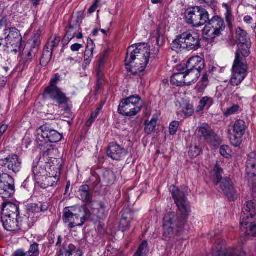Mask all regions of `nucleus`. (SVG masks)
I'll list each match as a JSON object with an SVG mask.
<instances>
[{
	"instance_id": "nucleus-32",
	"label": "nucleus",
	"mask_w": 256,
	"mask_h": 256,
	"mask_svg": "<svg viewBox=\"0 0 256 256\" xmlns=\"http://www.w3.org/2000/svg\"><path fill=\"white\" fill-rule=\"evenodd\" d=\"M184 75H186V78H188V80L186 79L187 83L188 85L196 82L200 76V72L196 70H188V68H186V67L183 69Z\"/></svg>"
},
{
	"instance_id": "nucleus-18",
	"label": "nucleus",
	"mask_w": 256,
	"mask_h": 256,
	"mask_svg": "<svg viewBox=\"0 0 256 256\" xmlns=\"http://www.w3.org/2000/svg\"><path fill=\"white\" fill-rule=\"evenodd\" d=\"M22 160L16 154L8 155L6 157L0 159V164L7 168L14 174L18 172L22 168Z\"/></svg>"
},
{
	"instance_id": "nucleus-34",
	"label": "nucleus",
	"mask_w": 256,
	"mask_h": 256,
	"mask_svg": "<svg viewBox=\"0 0 256 256\" xmlns=\"http://www.w3.org/2000/svg\"><path fill=\"white\" fill-rule=\"evenodd\" d=\"M48 206V203L32 204L28 206V210L32 213H39L47 210Z\"/></svg>"
},
{
	"instance_id": "nucleus-13",
	"label": "nucleus",
	"mask_w": 256,
	"mask_h": 256,
	"mask_svg": "<svg viewBox=\"0 0 256 256\" xmlns=\"http://www.w3.org/2000/svg\"><path fill=\"white\" fill-rule=\"evenodd\" d=\"M5 40L6 42V46L10 52L16 54L20 50L22 36L18 30L15 28H10L8 34L5 38Z\"/></svg>"
},
{
	"instance_id": "nucleus-4",
	"label": "nucleus",
	"mask_w": 256,
	"mask_h": 256,
	"mask_svg": "<svg viewBox=\"0 0 256 256\" xmlns=\"http://www.w3.org/2000/svg\"><path fill=\"white\" fill-rule=\"evenodd\" d=\"M200 34L194 31L188 30L176 36L171 44L172 49L176 52L182 50L188 51L196 50L200 48Z\"/></svg>"
},
{
	"instance_id": "nucleus-7",
	"label": "nucleus",
	"mask_w": 256,
	"mask_h": 256,
	"mask_svg": "<svg viewBox=\"0 0 256 256\" xmlns=\"http://www.w3.org/2000/svg\"><path fill=\"white\" fill-rule=\"evenodd\" d=\"M1 219L3 226L7 231L18 232L20 230L25 232L33 226V222H28L29 217H25L22 220L20 217H11L6 211L1 214Z\"/></svg>"
},
{
	"instance_id": "nucleus-57",
	"label": "nucleus",
	"mask_w": 256,
	"mask_h": 256,
	"mask_svg": "<svg viewBox=\"0 0 256 256\" xmlns=\"http://www.w3.org/2000/svg\"><path fill=\"white\" fill-rule=\"evenodd\" d=\"M156 43L158 46H162L164 43V36L158 34L156 37Z\"/></svg>"
},
{
	"instance_id": "nucleus-24",
	"label": "nucleus",
	"mask_w": 256,
	"mask_h": 256,
	"mask_svg": "<svg viewBox=\"0 0 256 256\" xmlns=\"http://www.w3.org/2000/svg\"><path fill=\"white\" fill-rule=\"evenodd\" d=\"M242 212L240 224L241 226H246L248 224L247 220L252 218L256 214V209L254 203L252 201L248 202L244 206Z\"/></svg>"
},
{
	"instance_id": "nucleus-38",
	"label": "nucleus",
	"mask_w": 256,
	"mask_h": 256,
	"mask_svg": "<svg viewBox=\"0 0 256 256\" xmlns=\"http://www.w3.org/2000/svg\"><path fill=\"white\" fill-rule=\"evenodd\" d=\"M65 118H68V120H65L69 125H70L72 119L74 118V114L71 112L72 104H68V99L65 96Z\"/></svg>"
},
{
	"instance_id": "nucleus-2",
	"label": "nucleus",
	"mask_w": 256,
	"mask_h": 256,
	"mask_svg": "<svg viewBox=\"0 0 256 256\" xmlns=\"http://www.w3.org/2000/svg\"><path fill=\"white\" fill-rule=\"evenodd\" d=\"M79 198L86 204L65 208V220L70 222V228L82 226L86 220L98 221L105 216L106 206L102 201L92 200V195L88 185H82L78 190Z\"/></svg>"
},
{
	"instance_id": "nucleus-42",
	"label": "nucleus",
	"mask_w": 256,
	"mask_h": 256,
	"mask_svg": "<svg viewBox=\"0 0 256 256\" xmlns=\"http://www.w3.org/2000/svg\"><path fill=\"white\" fill-rule=\"evenodd\" d=\"M25 254L26 256H38L40 250L38 244L34 242L31 244L29 250Z\"/></svg>"
},
{
	"instance_id": "nucleus-60",
	"label": "nucleus",
	"mask_w": 256,
	"mask_h": 256,
	"mask_svg": "<svg viewBox=\"0 0 256 256\" xmlns=\"http://www.w3.org/2000/svg\"><path fill=\"white\" fill-rule=\"evenodd\" d=\"M92 59V58H84V61L83 62V67L86 68L88 66L91 62Z\"/></svg>"
},
{
	"instance_id": "nucleus-8",
	"label": "nucleus",
	"mask_w": 256,
	"mask_h": 256,
	"mask_svg": "<svg viewBox=\"0 0 256 256\" xmlns=\"http://www.w3.org/2000/svg\"><path fill=\"white\" fill-rule=\"evenodd\" d=\"M142 105L141 98L138 95H132L121 101L118 112L124 116H134L140 112Z\"/></svg>"
},
{
	"instance_id": "nucleus-21",
	"label": "nucleus",
	"mask_w": 256,
	"mask_h": 256,
	"mask_svg": "<svg viewBox=\"0 0 256 256\" xmlns=\"http://www.w3.org/2000/svg\"><path fill=\"white\" fill-rule=\"evenodd\" d=\"M246 172L250 183L256 184V153H250L246 162Z\"/></svg>"
},
{
	"instance_id": "nucleus-55",
	"label": "nucleus",
	"mask_w": 256,
	"mask_h": 256,
	"mask_svg": "<svg viewBox=\"0 0 256 256\" xmlns=\"http://www.w3.org/2000/svg\"><path fill=\"white\" fill-rule=\"evenodd\" d=\"M100 3V0H95L93 4L90 6V8L88 10V12L90 14H92L98 8L99 4Z\"/></svg>"
},
{
	"instance_id": "nucleus-23",
	"label": "nucleus",
	"mask_w": 256,
	"mask_h": 256,
	"mask_svg": "<svg viewBox=\"0 0 256 256\" xmlns=\"http://www.w3.org/2000/svg\"><path fill=\"white\" fill-rule=\"evenodd\" d=\"M198 131L200 138H203L210 144H214L219 140L218 136L207 124H203L199 126Z\"/></svg>"
},
{
	"instance_id": "nucleus-15",
	"label": "nucleus",
	"mask_w": 256,
	"mask_h": 256,
	"mask_svg": "<svg viewBox=\"0 0 256 256\" xmlns=\"http://www.w3.org/2000/svg\"><path fill=\"white\" fill-rule=\"evenodd\" d=\"M248 128L246 122L242 120H236L233 126L232 130L234 134L230 136V143L235 147L239 146L242 142V138L244 135Z\"/></svg>"
},
{
	"instance_id": "nucleus-3",
	"label": "nucleus",
	"mask_w": 256,
	"mask_h": 256,
	"mask_svg": "<svg viewBox=\"0 0 256 256\" xmlns=\"http://www.w3.org/2000/svg\"><path fill=\"white\" fill-rule=\"evenodd\" d=\"M158 47L150 48L147 44H140L131 46L128 49L125 59V65L130 66V72L136 74L145 70L150 60H152L158 54Z\"/></svg>"
},
{
	"instance_id": "nucleus-10",
	"label": "nucleus",
	"mask_w": 256,
	"mask_h": 256,
	"mask_svg": "<svg viewBox=\"0 0 256 256\" xmlns=\"http://www.w3.org/2000/svg\"><path fill=\"white\" fill-rule=\"evenodd\" d=\"M40 132H38L36 142L40 149L44 152V148L47 150L48 148H52L50 143L57 142L62 138V135L57 131L43 126L40 128Z\"/></svg>"
},
{
	"instance_id": "nucleus-16",
	"label": "nucleus",
	"mask_w": 256,
	"mask_h": 256,
	"mask_svg": "<svg viewBox=\"0 0 256 256\" xmlns=\"http://www.w3.org/2000/svg\"><path fill=\"white\" fill-rule=\"evenodd\" d=\"M233 74L230 80V83L234 86H238L244 79L247 72L246 64L238 62V56L235 59L232 66Z\"/></svg>"
},
{
	"instance_id": "nucleus-17",
	"label": "nucleus",
	"mask_w": 256,
	"mask_h": 256,
	"mask_svg": "<svg viewBox=\"0 0 256 256\" xmlns=\"http://www.w3.org/2000/svg\"><path fill=\"white\" fill-rule=\"evenodd\" d=\"M233 74L230 80V83L234 86H238L244 79L247 72L246 64L238 62V56L235 59L232 66Z\"/></svg>"
},
{
	"instance_id": "nucleus-25",
	"label": "nucleus",
	"mask_w": 256,
	"mask_h": 256,
	"mask_svg": "<svg viewBox=\"0 0 256 256\" xmlns=\"http://www.w3.org/2000/svg\"><path fill=\"white\" fill-rule=\"evenodd\" d=\"M126 154V151L120 145L112 143L110 144L108 150L107 156L112 159L120 160Z\"/></svg>"
},
{
	"instance_id": "nucleus-44",
	"label": "nucleus",
	"mask_w": 256,
	"mask_h": 256,
	"mask_svg": "<svg viewBox=\"0 0 256 256\" xmlns=\"http://www.w3.org/2000/svg\"><path fill=\"white\" fill-rule=\"evenodd\" d=\"M66 256H81L80 252L76 250L74 246L70 244L66 250Z\"/></svg>"
},
{
	"instance_id": "nucleus-28",
	"label": "nucleus",
	"mask_w": 256,
	"mask_h": 256,
	"mask_svg": "<svg viewBox=\"0 0 256 256\" xmlns=\"http://www.w3.org/2000/svg\"><path fill=\"white\" fill-rule=\"evenodd\" d=\"M251 46V42H242V43L238 44V49L236 52L235 59L236 58V56H238V62H242L243 64H246L244 58H241L240 54H241L244 57L248 56L250 54V49Z\"/></svg>"
},
{
	"instance_id": "nucleus-35",
	"label": "nucleus",
	"mask_w": 256,
	"mask_h": 256,
	"mask_svg": "<svg viewBox=\"0 0 256 256\" xmlns=\"http://www.w3.org/2000/svg\"><path fill=\"white\" fill-rule=\"evenodd\" d=\"M84 18V12H78L76 16L72 18L69 26L70 28L79 30L80 26Z\"/></svg>"
},
{
	"instance_id": "nucleus-59",
	"label": "nucleus",
	"mask_w": 256,
	"mask_h": 256,
	"mask_svg": "<svg viewBox=\"0 0 256 256\" xmlns=\"http://www.w3.org/2000/svg\"><path fill=\"white\" fill-rule=\"evenodd\" d=\"M14 256H26L25 252L22 250H18L15 252Z\"/></svg>"
},
{
	"instance_id": "nucleus-49",
	"label": "nucleus",
	"mask_w": 256,
	"mask_h": 256,
	"mask_svg": "<svg viewBox=\"0 0 256 256\" xmlns=\"http://www.w3.org/2000/svg\"><path fill=\"white\" fill-rule=\"evenodd\" d=\"M240 106L238 105L234 104L232 106L227 108L226 112L224 113V115L228 117L230 115L234 114L238 111Z\"/></svg>"
},
{
	"instance_id": "nucleus-29",
	"label": "nucleus",
	"mask_w": 256,
	"mask_h": 256,
	"mask_svg": "<svg viewBox=\"0 0 256 256\" xmlns=\"http://www.w3.org/2000/svg\"><path fill=\"white\" fill-rule=\"evenodd\" d=\"M122 212V219L120 225L123 230H126L130 228L131 220H134V212L128 208L124 210Z\"/></svg>"
},
{
	"instance_id": "nucleus-37",
	"label": "nucleus",
	"mask_w": 256,
	"mask_h": 256,
	"mask_svg": "<svg viewBox=\"0 0 256 256\" xmlns=\"http://www.w3.org/2000/svg\"><path fill=\"white\" fill-rule=\"evenodd\" d=\"M157 123V118L154 116L150 120H146L144 122V132L149 134L153 132Z\"/></svg>"
},
{
	"instance_id": "nucleus-51",
	"label": "nucleus",
	"mask_w": 256,
	"mask_h": 256,
	"mask_svg": "<svg viewBox=\"0 0 256 256\" xmlns=\"http://www.w3.org/2000/svg\"><path fill=\"white\" fill-rule=\"evenodd\" d=\"M30 43H32L34 44L37 50H39V46L40 44V34L38 33L34 34L32 38L30 40Z\"/></svg>"
},
{
	"instance_id": "nucleus-20",
	"label": "nucleus",
	"mask_w": 256,
	"mask_h": 256,
	"mask_svg": "<svg viewBox=\"0 0 256 256\" xmlns=\"http://www.w3.org/2000/svg\"><path fill=\"white\" fill-rule=\"evenodd\" d=\"M60 42V38L55 36L46 44L40 58V64L41 66H47L52 59L53 50L58 46Z\"/></svg>"
},
{
	"instance_id": "nucleus-61",
	"label": "nucleus",
	"mask_w": 256,
	"mask_h": 256,
	"mask_svg": "<svg viewBox=\"0 0 256 256\" xmlns=\"http://www.w3.org/2000/svg\"><path fill=\"white\" fill-rule=\"evenodd\" d=\"M244 20L247 24H251L252 21V18L250 16H246L244 17Z\"/></svg>"
},
{
	"instance_id": "nucleus-41",
	"label": "nucleus",
	"mask_w": 256,
	"mask_h": 256,
	"mask_svg": "<svg viewBox=\"0 0 256 256\" xmlns=\"http://www.w3.org/2000/svg\"><path fill=\"white\" fill-rule=\"evenodd\" d=\"M248 222L246 226H241L244 228L246 230V232L248 235L252 236V237H256V224L252 223L250 220H247Z\"/></svg>"
},
{
	"instance_id": "nucleus-63",
	"label": "nucleus",
	"mask_w": 256,
	"mask_h": 256,
	"mask_svg": "<svg viewBox=\"0 0 256 256\" xmlns=\"http://www.w3.org/2000/svg\"><path fill=\"white\" fill-rule=\"evenodd\" d=\"M204 108V107L203 106L199 103V106L197 108V112H199L203 110Z\"/></svg>"
},
{
	"instance_id": "nucleus-39",
	"label": "nucleus",
	"mask_w": 256,
	"mask_h": 256,
	"mask_svg": "<svg viewBox=\"0 0 256 256\" xmlns=\"http://www.w3.org/2000/svg\"><path fill=\"white\" fill-rule=\"evenodd\" d=\"M148 252L147 241L144 240L140 245L134 256H146Z\"/></svg>"
},
{
	"instance_id": "nucleus-54",
	"label": "nucleus",
	"mask_w": 256,
	"mask_h": 256,
	"mask_svg": "<svg viewBox=\"0 0 256 256\" xmlns=\"http://www.w3.org/2000/svg\"><path fill=\"white\" fill-rule=\"evenodd\" d=\"M38 50L37 48L36 47H34V48H30L28 54V60H31L32 58H34L36 56V54L38 52Z\"/></svg>"
},
{
	"instance_id": "nucleus-1",
	"label": "nucleus",
	"mask_w": 256,
	"mask_h": 256,
	"mask_svg": "<svg viewBox=\"0 0 256 256\" xmlns=\"http://www.w3.org/2000/svg\"><path fill=\"white\" fill-rule=\"evenodd\" d=\"M170 191L180 215L174 212L165 214L162 220V238L165 241L174 243L183 232L187 221L186 217L191 210L186 197L188 194L186 186L178 189L174 186H172Z\"/></svg>"
},
{
	"instance_id": "nucleus-45",
	"label": "nucleus",
	"mask_w": 256,
	"mask_h": 256,
	"mask_svg": "<svg viewBox=\"0 0 256 256\" xmlns=\"http://www.w3.org/2000/svg\"><path fill=\"white\" fill-rule=\"evenodd\" d=\"M200 152L201 149L199 146H192L190 147L188 154L191 158H194L198 156L200 154Z\"/></svg>"
},
{
	"instance_id": "nucleus-48",
	"label": "nucleus",
	"mask_w": 256,
	"mask_h": 256,
	"mask_svg": "<svg viewBox=\"0 0 256 256\" xmlns=\"http://www.w3.org/2000/svg\"><path fill=\"white\" fill-rule=\"evenodd\" d=\"M214 101L212 98L208 96H204L202 98L200 102V104L203 106L204 107H208L209 108L212 104Z\"/></svg>"
},
{
	"instance_id": "nucleus-56",
	"label": "nucleus",
	"mask_w": 256,
	"mask_h": 256,
	"mask_svg": "<svg viewBox=\"0 0 256 256\" xmlns=\"http://www.w3.org/2000/svg\"><path fill=\"white\" fill-rule=\"evenodd\" d=\"M83 48V46L80 44H74L70 46V49L72 52H78L80 48Z\"/></svg>"
},
{
	"instance_id": "nucleus-53",
	"label": "nucleus",
	"mask_w": 256,
	"mask_h": 256,
	"mask_svg": "<svg viewBox=\"0 0 256 256\" xmlns=\"http://www.w3.org/2000/svg\"><path fill=\"white\" fill-rule=\"evenodd\" d=\"M226 21L229 26H230L232 22L234 20V17L232 14L231 10L226 12Z\"/></svg>"
},
{
	"instance_id": "nucleus-19",
	"label": "nucleus",
	"mask_w": 256,
	"mask_h": 256,
	"mask_svg": "<svg viewBox=\"0 0 256 256\" xmlns=\"http://www.w3.org/2000/svg\"><path fill=\"white\" fill-rule=\"evenodd\" d=\"M60 42V38L55 36L46 44L40 58V64L41 66H47L52 59L53 50L58 46Z\"/></svg>"
},
{
	"instance_id": "nucleus-11",
	"label": "nucleus",
	"mask_w": 256,
	"mask_h": 256,
	"mask_svg": "<svg viewBox=\"0 0 256 256\" xmlns=\"http://www.w3.org/2000/svg\"><path fill=\"white\" fill-rule=\"evenodd\" d=\"M225 28L224 20L219 16H214L210 20L209 18L204 30V33L210 38L212 39L220 36Z\"/></svg>"
},
{
	"instance_id": "nucleus-5",
	"label": "nucleus",
	"mask_w": 256,
	"mask_h": 256,
	"mask_svg": "<svg viewBox=\"0 0 256 256\" xmlns=\"http://www.w3.org/2000/svg\"><path fill=\"white\" fill-rule=\"evenodd\" d=\"M53 152L54 150L51 147L48 148L47 150H44L42 156L40 158V162L37 164H34L32 166V172L36 180L48 173L58 170V168L54 164L56 159L52 157Z\"/></svg>"
},
{
	"instance_id": "nucleus-52",
	"label": "nucleus",
	"mask_w": 256,
	"mask_h": 256,
	"mask_svg": "<svg viewBox=\"0 0 256 256\" xmlns=\"http://www.w3.org/2000/svg\"><path fill=\"white\" fill-rule=\"evenodd\" d=\"M180 126V123L178 121L172 122L169 126L170 133L171 135H174L176 134Z\"/></svg>"
},
{
	"instance_id": "nucleus-30",
	"label": "nucleus",
	"mask_w": 256,
	"mask_h": 256,
	"mask_svg": "<svg viewBox=\"0 0 256 256\" xmlns=\"http://www.w3.org/2000/svg\"><path fill=\"white\" fill-rule=\"evenodd\" d=\"M2 206V214L6 211L11 217H19V208L16 204L6 202H3Z\"/></svg>"
},
{
	"instance_id": "nucleus-31",
	"label": "nucleus",
	"mask_w": 256,
	"mask_h": 256,
	"mask_svg": "<svg viewBox=\"0 0 256 256\" xmlns=\"http://www.w3.org/2000/svg\"><path fill=\"white\" fill-rule=\"evenodd\" d=\"M198 18H197L196 28L200 27L206 24L209 20V14L208 11L204 8L198 7Z\"/></svg>"
},
{
	"instance_id": "nucleus-43",
	"label": "nucleus",
	"mask_w": 256,
	"mask_h": 256,
	"mask_svg": "<svg viewBox=\"0 0 256 256\" xmlns=\"http://www.w3.org/2000/svg\"><path fill=\"white\" fill-rule=\"evenodd\" d=\"M104 66V60L100 58L96 64V72H97V85L100 86L101 84L100 80L102 78V74H101L100 69Z\"/></svg>"
},
{
	"instance_id": "nucleus-22",
	"label": "nucleus",
	"mask_w": 256,
	"mask_h": 256,
	"mask_svg": "<svg viewBox=\"0 0 256 256\" xmlns=\"http://www.w3.org/2000/svg\"><path fill=\"white\" fill-rule=\"evenodd\" d=\"M58 170H54L38 178L36 180L41 188L45 189L56 185L58 182Z\"/></svg>"
},
{
	"instance_id": "nucleus-6",
	"label": "nucleus",
	"mask_w": 256,
	"mask_h": 256,
	"mask_svg": "<svg viewBox=\"0 0 256 256\" xmlns=\"http://www.w3.org/2000/svg\"><path fill=\"white\" fill-rule=\"evenodd\" d=\"M222 169L218 164H216L212 172V180L216 184H220L221 190L230 200L234 201L238 198L237 193L230 178H222Z\"/></svg>"
},
{
	"instance_id": "nucleus-27",
	"label": "nucleus",
	"mask_w": 256,
	"mask_h": 256,
	"mask_svg": "<svg viewBox=\"0 0 256 256\" xmlns=\"http://www.w3.org/2000/svg\"><path fill=\"white\" fill-rule=\"evenodd\" d=\"M198 6L188 8L184 12V19L186 22L193 27H196L197 18H198Z\"/></svg>"
},
{
	"instance_id": "nucleus-46",
	"label": "nucleus",
	"mask_w": 256,
	"mask_h": 256,
	"mask_svg": "<svg viewBox=\"0 0 256 256\" xmlns=\"http://www.w3.org/2000/svg\"><path fill=\"white\" fill-rule=\"evenodd\" d=\"M201 84L198 88V90L202 92L204 90L208 84V76L206 73L202 74L200 80Z\"/></svg>"
},
{
	"instance_id": "nucleus-58",
	"label": "nucleus",
	"mask_w": 256,
	"mask_h": 256,
	"mask_svg": "<svg viewBox=\"0 0 256 256\" xmlns=\"http://www.w3.org/2000/svg\"><path fill=\"white\" fill-rule=\"evenodd\" d=\"M6 78L3 76H0V88L4 87L6 84Z\"/></svg>"
},
{
	"instance_id": "nucleus-9",
	"label": "nucleus",
	"mask_w": 256,
	"mask_h": 256,
	"mask_svg": "<svg viewBox=\"0 0 256 256\" xmlns=\"http://www.w3.org/2000/svg\"><path fill=\"white\" fill-rule=\"evenodd\" d=\"M62 76L56 74L50 80L49 85L46 86L43 92V96L46 99H50L60 104L64 102V94L62 88L58 87V84L62 80Z\"/></svg>"
},
{
	"instance_id": "nucleus-14",
	"label": "nucleus",
	"mask_w": 256,
	"mask_h": 256,
	"mask_svg": "<svg viewBox=\"0 0 256 256\" xmlns=\"http://www.w3.org/2000/svg\"><path fill=\"white\" fill-rule=\"evenodd\" d=\"M224 241L218 240L212 248V256H246V252L241 250L239 252L236 249L226 250Z\"/></svg>"
},
{
	"instance_id": "nucleus-62",
	"label": "nucleus",
	"mask_w": 256,
	"mask_h": 256,
	"mask_svg": "<svg viewBox=\"0 0 256 256\" xmlns=\"http://www.w3.org/2000/svg\"><path fill=\"white\" fill-rule=\"evenodd\" d=\"M62 242V238L61 236H58V240L56 243V246H60L61 245Z\"/></svg>"
},
{
	"instance_id": "nucleus-36",
	"label": "nucleus",
	"mask_w": 256,
	"mask_h": 256,
	"mask_svg": "<svg viewBox=\"0 0 256 256\" xmlns=\"http://www.w3.org/2000/svg\"><path fill=\"white\" fill-rule=\"evenodd\" d=\"M236 39L237 43L242 42H250V40L246 31L240 28H238L236 30Z\"/></svg>"
},
{
	"instance_id": "nucleus-40",
	"label": "nucleus",
	"mask_w": 256,
	"mask_h": 256,
	"mask_svg": "<svg viewBox=\"0 0 256 256\" xmlns=\"http://www.w3.org/2000/svg\"><path fill=\"white\" fill-rule=\"evenodd\" d=\"M94 48L95 44L94 42L90 38L88 39L87 46L84 52V58H92Z\"/></svg>"
},
{
	"instance_id": "nucleus-47",
	"label": "nucleus",
	"mask_w": 256,
	"mask_h": 256,
	"mask_svg": "<svg viewBox=\"0 0 256 256\" xmlns=\"http://www.w3.org/2000/svg\"><path fill=\"white\" fill-rule=\"evenodd\" d=\"M231 152L230 148L228 146L224 145L220 148V154L226 158H228L230 156Z\"/></svg>"
},
{
	"instance_id": "nucleus-12",
	"label": "nucleus",
	"mask_w": 256,
	"mask_h": 256,
	"mask_svg": "<svg viewBox=\"0 0 256 256\" xmlns=\"http://www.w3.org/2000/svg\"><path fill=\"white\" fill-rule=\"evenodd\" d=\"M15 192L14 180L6 173L0 174V196L6 201Z\"/></svg>"
},
{
	"instance_id": "nucleus-64",
	"label": "nucleus",
	"mask_w": 256,
	"mask_h": 256,
	"mask_svg": "<svg viewBox=\"0 0 256 256\" xmlns=\"http://www.w3.org/2000/svg\"><path fill=\"white\" fill-rule=\"evenodd\" d=\"M99 30H100V29H98V28H95L93 30L92 32V35L94 36H96L98 35V33Z\"/></svg>"
},
{
	"instance_id": "nucleus-26",
	"label": "nucleus",
	"mask_w": 256,
	"mask_h": 256,
	"mask_svg": "<svg viewBox=\"0 0 256 256\" xmlns=\"http://www.w3.org/2000/svg\"><path fill=\"white\" fill-rule=\"evenodd\" d=\"M204 60L199 56H193L190 58L186 62V68L188 70H196L201 72L204 68Z\"/></svg>"
},
{
	"instance_id": "nucleus-33",
	"label": "nucleus",
	"mask_w": 256,
	"mask_h": 256,
	"mask_svg": "<svg viewBox=\"0 0 256 256\" xmlns=\"http://www.w3.org/2000/svg\"><path fill=\"white\" fill-rule=\"evenodd\" d=\"M186 75L184 70L180 72L174 74L170 78V82L176 86H184L186 82Z\"/></svg>"
},
{
	"instance_id": "nucleus-50",
	"label": "nucleus",
	"mask_w": 256,
	"mask_h": 256,
	"mask_svg": "<svg viewBox=\"0 0 256 256\" xmlns=\"http://www.w3.org/2000/svg\"><path fill=\"white\" fill-rule=\"evenodd\" d=\"M100 110L101 108H98L94 111V112H92V114H91L90 118L86 122V124L88 126H91L94 120L98 116V114H100Z\"/></svg>"
}]
</instances>
